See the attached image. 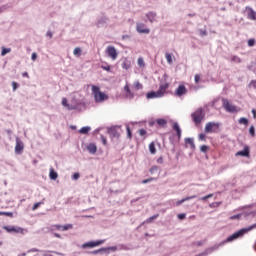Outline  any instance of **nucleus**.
Returning a JSON list of instances; mask_svg holds the SVG:
<instances>
[{
    "mask_svg": "<svg viewBox=\"0 0 256 256\" xmlns=\"http://www.w3.org/2000/svg\"><path fill=\"white\" fill-rule=\"evenodd\" d=\"M161 97H163V94L160 93L159 90L151 91L146 94V99H161Z\"/></svg>",
    "mask_w": 256,
    "mask_h": 256,
    "instance_id": "12",
    "label": "nucleus"
},
{
    "mask_svg": "<svg viewBox=\"0 0 256 256\" xmlns=\"http://www.w3.org/2000/svg\"><path fill=\"white\" fill-rule=\"evenodd\" d=\"M3 229L7 231V233H18L20 235H25L27 232V230L19 226H3Z\"/></svg>",
    "mask_w": 256,
    "mask_h": 256,
    "instance_id": "5",
    "label": "nucleus"
},
{
    "mask_svg": "<svg viewBox=\"0 0 256 256\" xmlns=\"http://www.w3.org/2000/svg\"><path fill=\"white\" fill-rule=\"evenodd\" d=\"M43 256H53V255L49 254V252H45V253L43 254Z\"/></svg>",
    "mask_w": 256,
    "mask_h": 256,
    "instance_id": "64",
    "label": "nucleus"
},
{
    "mask_svg": "<svg viewBox=\"0 0 256 256\" xmlns=\"http://www.w3.org/2000/svg\"><path fill=\"white\" fill-rule=\"evenodd\" d=\"M186 215L185 214H178V219H180L181 221H183V219H185Z\"/></svg>",
    "mask_w": 256,
    "mask_h": 256,
    "instance_id": "61",
    "label": "nucleus"
},
{
    "mask_svg": "<svg viewBox=\"0 0 256 256\" xmlns=\"http://www.w3.org/2000/svg\"><path fill=\"white\" fill-rule=\"evenodd\" d=\"M7 53H11V48L2 47L1 56L5 57V55H7Z\"/></svg>",
    "mask_w": 256,
    "mask_h": 256,
    "instance_id": "30",
    "label": "nucleus"
},
{
    "mask_svg": "<svg viewBox=\"0 0 256 256\" xmlns=\"http://www.w3.org/2000/svg\"><path fill=\"white\" fill-rule=\"evenodd\" d=\"M219 205H221V202H213L210 204V207L215 208V207H219Z\"/></svg>",
    "mask_w": 256,
    "mask_h": 256,
    "instance_id": "50",
    "label": "nucleus"
},
{
    "mask_svg": "<svg viewBox=\"0 0 256 256\" xmlns=\"http://www.w3.org/2000/svg\"><path fill=\"white\" fill-rule=\"evenodd\" d=\"M103 145H107V138L104 136H101Z\"/></svg>",
    "mask_w": 256,
    "mask_h": 256,
    "instance_id": "62",
    "label": "nucleus"
},
{
    "mask_svg": "<svg viewBox=\"0 0 256 256\" xmlns=\"http://www.w3.org/2000/svg\"><path fill=\"white\" fill-rule=\"evenodd\" d=\"M87 151L90 153V155H95L97 153V145H95V143H90L87 146Z\"/></svg>",
    "mask_w": 256,
    "mask_h": 256,
    "instance_id": "19",
    "label": "nucleus"
},
{
    "mask_svg": "<svg viewBox=\"0 0 256 256\" xmlns=\"http://www.w3.org/2000/svg\"><path fill=\"white\" fill-rule=\"evenodd\" d=\"M106 55L112 59V61L117 60V57H119V53H117V49H115V46H108L106 48Z\"/></svg>",
    "mask_w": 256,
    "mask_h": 256,
    "instance_id": "7",
    "label": "nucleus"
},
{
    "mask_svg": "<svg viewBox=\"0 0 256 256\" xmlns=\"http://www.w3.org/2000/svg\"><path fill=\"white\" fill-rule=\"evenodd\" d=\"M39 249L37 248H32L30 250H28V253H38Z\"/></svg>",
    "mask_w": 256,
    "mask_h": 256,
    "instance_id": "57",
    "label": "nucleus"
},
{
    "mask_svg": "<svg viewBox=\"0 0 256 256\" xmlns=\"http://www.w3.org/2000/svg\"><path fill=\"white\" fill-rule=\"evenodd\" d=\"M231 61L233 63H241V58L239 56L234 55V56L231 57Z\"/></svg>",
    "mask_w": 256,
    "mask_h": 256,
    "instance_id": "35",
    "label": "nucleus"
},
{
    "mask_svg": "<svg viewBox=\"0 0 256 256\" xmlns=\"http://www.w3.org/2000/svg\"><path fill=\"white\" fill-rule=\"evenodd\" d=\"M31 59L32 61H36L37 60V53H32V56H31Z\"/></svg>",
    "mask_w": 256,
    "mask_h": 256,
    "instance_id": "59",
    "label": "nucleus"
},
{
    "mask_svg": "<svg viewBox=\"0 0 256 256\" xmlns=\"http://www.w3.org/2000/svg\"><path fill=\"white\" fill-rule=\"evenodd\" d=\"M102 69L104 71H111V66L107 65V66H102Z\"/></svg>",
    "mask_w": 256,
    "mask_h": 256,
    "instance_id": "58",
    "label": "nucleus"
},
{
    "mask_svg": "<svg viewBox=\"0 0 256 256\" xmlns=\"http://www.w3.org/2000/svg\"><path fill=\"white\" fill-rule=\"evenodd\" d=\"M185 143L187 145H190L192 151H195V142H194L193 138H185Z\"/></svg>",
    "mask_w": 256,
    "mask_h": 256,
    "instance_id": "23",
    "label": "nucleus"
},
{
    "mask_svg": "<svg viewBox=\"0 0 256 256\" xmlns=\"http://www.w3.org/2000/svg\"><path fill=\"white\" fill-rule=\"evenodd\" d=\"M73 228V224H66V225H52L50 227V231H69V229Z\"/></svg>",
    "mask_w": 256,
    "mask_h": 256,
    "instance_id": "8",
    "label": "nucleus"
},
{
    "mask_svg": "<svg viewBox=\"0 0 256 256\" xmlns=\"http://www.w3.org/2000/svg\"><path fill=\"white\" fill-rule=\"evenodd\" d=\"M126 131L129 139H131V128H129V126H126Z\"/></svg>",
    "mask_w": 256,
    "mask_h": 256,
    "instance_id": "54",
    "label": "nucleus"
},
{
    "mask_svg": "<svg viewBox=\"0 0 256 256\" xmlns=\"http://www.w3.org/2000/svg\"><path fill=\"white\" fill-rule=\"evenodd\" d=\"M222 105L227 113H237V107L233 104H230L227 98L222 99Z\"/></svg>",
    "mask_w": 256,
    "mask_h": 256,
    "instance_id": "6",
    "label": "nucleus"
},
{
    "mask_svg": "<svg viewBox=\"0 0 256 256\" xmlns=\"http://www.w3.org/2000/svg\"><path fill=\"white\" fill-rule=\"evenodd\" d=\"M122 69H125L126 71L131 69V62L129 60H124L122 62Z\"/></svg>",
    "mask_w": 256,
    "mask_h": 256,
    "instance_id": "27",
    "label": "nucleus"
},
{
    "mask_svg": "<svg viewBox=\"0 0 256 256\" xmlns=\"http://www.w3.org/2000/svg\"><path fill=\"white\" fill-rule=\"evenodd\" d=\"M41 205H43V201L35 203L32 207V211H37V209H39V207H41Z\"/></svg>",
    "mask_w": 256,
    "mask_h": 256,
    "instance_id": "37",
    "label": "nucleus"
},
{
    "mask_svg": "<svg viewBox=\"0 0 256 256\" xmlns=\"http://www.w3.org/2000/svg\"><path fill=\"white\" fill-rule=\"evenodd\" d=\"M191 117L195 125H200L203 119H205V110H203V108H198L195 112L191 114Z\"/></svg>",
    "mask_w": 256,
    "mask_h": 256,
    "instance_id": "3",
    "label": "nucleus"
},
{
    "mask_svg": "<svg viewBox=\"0 0 256 256\" xmlns=\"http://www.w3.org/2000/svg\"><path fill=\"white\" fill-rule=\"evenodd\" d=\"M255 46V39L251 38L248 40V47H254Z\"/></svg>",
    "mask_w": 256,
    "mask_h": 256,
    "instance_id": "46",
    "label": "nucleus"
},
{
    "mask_svg": "<svg viewBox=\"0 0 256 256\" xmlns=\"http://www.w3.org/2000/svg\"><path fill=\"white\" fill-rule=\"evenodd\" d=\"M199 141H207V136L203 133L198 135Z\"/></svg>",
    "mask_w": 256,
    "mask_h": 256,
    "instance_id": "41",
    "label": "nucleus"
},
{
    "mask_svg": "<svg viewBox=\"0 0 256 256\" xmlns=\"http://www.w3.org/2000/svg\"><path fill=\"white\" fill-rule=\"evenodd\" d=\"M112 135L113 137H116L117 139H119V132H117L116 130L112 131Z\"/></svg>",
    "mask_w": 256,
    "mask_h": 256,
    "instance_id": "55",
    "label": "nucleus"
},
{
    "mask_svg": "<svg viewBox=\"0 0 256 256\" xmlns=\"http://www.w3.org/2000/svg\"><path fill=\"white\" fill-rule=\"evenodd\" d=\"M248 87L252 88V89H256V80H252L249 84Z\"/></svg>",
    "mask_w": 256,
    "mask_h": 256,
    "instance_id": "45",
    "label": "nucleus"
},
{
    "mask_svg": "<svg viewBox=\"0 0 256 256\" xmlns=\"http://www.w3.org/2000/svg\"><path fill=\"white\" fill-rule=\"evenodd\" d=\"M92 95L96 103H103V101H107V99H109V96L101 92V89L99 88V86H95V85L92 86Z\"/></svg>",
    "mask_w": 256,
    "mask_h": 256,
    "instance_id": "1",
    "label": "nucleus"
},
{
    "mask_svg": "<svg viewBox=\"0 0 256 256\" xmlns=\"http://www.w3.org/2000/svg\"><path fill=\"white\" fill-rule=\"evenodd\" d=\"M235 156L236 157H250L249 146L248 145L244 146V149L236 152Z\"/></svg>",
    "mask_w": 256,
    "mask_h": 256,
    "instance_id": "14",
    "label": "nucleus"
},
{
    "mask_svg": "<svg viewBox=\"0 0 256 256\" xmlns=\"http://www.w3.org/2000/svg\"><path fill=\"white\" fill-rule=\"evenodd\" d=\"M200 151H201V153H207V151H209V146H207V145H202V146L200 147Z\"/></svg>",
    "mask_w": 256,
    "mask_h": 256,
    "instance_id": "39",
    "label": "nucleus"
},
{
    "mask_svg": "<svg viewBox=\"0 0 256 256\" xmlns=\"http://www.w3.org/2000/svg\"><path fill=\"white\" fill-rule=\"evenodd\" d=\"M62 105H63V107H66V108L68 107L69 103L67 101V98L62 99Z\"/></svg>",
    "mask_w": 256,
    "mask_h": 256,
    "instance_id": "48",
    "label": "nucleus"
},
{
    "mask_svg": "<svg viewBox=\"0 0 256 256\" xmlns=\"http://www.w3.org/2000/svg\"><path fill=\"white\" fill-rule=\"evenodd\" d=\"M194 81L195 83H199V81H201V76L199 74H196L194 77Z\"/></svg>",
    "mask_w": 256,
    "mask_h": 256,
    "instance_id": "52",
    "label": "nucleus"
},
{
    "mask_svg": "<svg viewBox=\"0 0 256 256\" xmlns=\"http://www.w3.org/2000/svg\"><path fill=\"white\" fill-rule=\"evenodd\" d=\"M133 89L135 91H141L143 89V84H141V82H139V80H137L133 83Z\"/></svg>",
    "mask_w": 256,
    "mask_h": 256,
    "instance_id": "24",
    "label": "nucleus"
},
{
    "mask_svg": "<svg viewBox=\"0 0 256 256\" xmlns=\"http://www.w3.org/2000/svg\"><path fill=\"white\" fill-rule=\"evenodd\" d=\"M253 229H256V223L247 228H242L239 231L235 232L234 234L230 235L227 238L228 243L231 241H235V239H239V237H243L245 233H249V231H253Z\"/></svg>",
    "mask_w": 256,
    "mask_h": 256,
    "instance_id": "2",
    "label": "nucleus"
},
{
    "mask_svg": "<svg viewBox=\"0 0 256 256\" xmlns=\"http://www.w3.org/2000/svg\"><path fill=\"white\" fill-rule=\"evenodd\" d=\"M124 91H125L126 99H134L135 98V94L131 91V88H129V83H127V82L124 86Z\"/></svg>",
    "mask_w": 256,
    "mask_h": 256,
    "instance_id": "15",
    "label": "nucleus"
},
{
    "mask_svg": "<svg viewBox=\"0 0 256 256\" xmlns=\"http://www.w3.org/2000/svg\"><path fill=\"white\" fill-rule=\"evenodd\" d=\"M46 36L49 37L50 39H52L53 38V32L47 31Z\"/></svg>",
    "mask_w": 256,
    "mask_h": 256,
    "instance_id": "60",
    "label": "nucleus"
},
{
    "mask_svg": "<svg viewBox=\"0 0 256 256\" xmlns=\"http://www.w3.org/2000/svg\"><path fill=\"white\" fill-rule=\"evenodd\" d=\"M157 217H159V214L153 215L152 217H150L146 220V223H153V221H155V219H157Z\"/></svg>",
    "mask_w": 256,
    "mask_h": 256,
    "instance_id": "38",
    "label": "nucleus"
},
{
    "mask_svg": "<svg viewBox=\"0 0 256 256\" xmlns=\"http://www.w3.org/2000/svg\"><path fill=\"white\" fill-rule=\"evenodd\" d=\"M5 216V217H10V218H13V212H3V211H0V216Z\"/></svg>",
    "mask_w": 256,
    "mask_h": 256,
    "instance_id": "33",
    "label": "nucleus"
},
{
    "mask_svg": "<svg viewBox=\"0 0 256 256\" xmlns=\"http://www.w3.org/2000/svg\"><path fill=\"white\" fill-rule=\"evenodd\" d=\"M136 31H137V33H141L144 35H149V33H151V30L149 28H147V26L143 23L136 24Z\"/></svg>",
    "mask_w": 256,
    "mask_h": 256,
    "instance_id": "10",
    "label": "nucleus"
},
{
    "mask_svg": "<svg viewBox=\"0 0 256 256\" xmlns=\"http://www.w3.org/2000/svg\"><path fill=\"white\" fill-rule=\"evenodd\" d=\"M249 133H250L251 137H255V126H251L249 128Z\"/></svg>",
    "mask_w": 256,
    "mask_h": 256,
    "instance_id": "43",
    "label": "nucleus"
},
{
    "mask_svg": "<svg viewBox=\"0 0 256 256\" xmlns=\"http://www.w3.org/2000/svg\"><path fill=\"white\" fill-rule=\"evenodd\" d=\"M246 11H247V17H248L251 21H256V12H255V10H253V8L247 6V7H246Z\"/></svg>",
    "mask_w": 256,
    "mask_h": 256,
    "instance_id": "16",
    "label": "nucleus"
},
{
    "mask_svg": "<svg viewBox=\"0 0 256 256\" xmlns=\"http://www.w3.org/2000/svg\"><path fill=\"white\" fill-rule=\"evenodd\" d=\"M109 251H117V247L112 246V247H107V248H101L96 251H93V255H97L98 253L104 252V253H109Z\"/></svg>",
    "mask_w": 256,
    "mask_h": 256,
    "instance_id": "17",
    "label": "nucleus"
},
{
    "mask_svg": "<svg viewBox=\"0 0 256 256\" xmlns=\"http://www.w3.org/2000/svg\"><path fill=\"white\" fill-rule=\"evenodd\" d=\"M157 163H159L160 165L163 164V157H159L157 159Z\"/></svg>",
    "mask_w": 256,
    "mask_h": 256,
    "instance_id": "63",
    "label": "nucleus"
},
{
    "mask_svg": "<svg viewBox=\"0 0 256 256\" xmlns=\"http://www.w3.org/2000/svg\"><path fill=\"white\" fill-rule=\"evenodd\" d=\"M72 100H74V105L78 104V111H81V105H83V102H81V100H77L75 98H73Z\"/></svg>",
    "mask_w": 256,
    "mask_h": 256,
    "instance_id": "34",
    "label": "nucleus"
},
{
    "mask_svg": "<svg viewBox=\"0 0 256 256\" xmlns=\"http://www.w3.org/2000/svg\"><path fill=\"white\" fill-rule=\"evenodd\" d=\"M199 32L201 37L207 36V30L200 29Z\"/></svg>",
    "mask_w": 256,
    "mask_h": 256,
    "instance_id": "49",
    "label": "nucleus"
},
{
    "mask_svg": "<svg viewBox=\"0 0 256 256\" xmlns=\"http://www.w3.org/2000/svg\"><path fill=\"white\" fill-rule=\"evenodd\" d=\"M238 123H239L240 125H249V120H248L247 118H240V119L238 120Z\"/></svg>",
    "mask_w": 256,
    "mask_h": 256,
    "instance_id": "31",
    "label": "nucleus"
},
{
    "mask_svg": "<svg viewBox=\"0 0 256 256\" xmlns=\"http://www.w3.org/2000/svg\"><path fill=\"white\" fill-rule=\"evenodd\" d=\"M80 174L79 173H74L72 176V179H74V181H77V179H79Z\"/></svg>",
    "mask_w": 256,
    "mask_h": 256,
    "instance_id": "53",
    "label": "nucleus"
},
{
    "mask_svg": "<svg viewBox=\"0 0 256 256\" xmlns=\"http://www.w3.org/2000/svg\"><path fill=\"white\" fill-rule=\"evenodd\" d=\"M89 131H91V127L90 126H84L79 130V133L81 135H87L89 133Z\"/></svg>",
    "mask_w": 256,
    "mask_h": 256,
    "instance_id": "26",
    "label": "nucleus"
},
{
    "mask_svg": "<svg viewBox=\"0 0 256 256\" xmlns=\"http://www.w3.org/2000/svg\"><path fill=\"white\" fill-rule=\"evenodd\" d=\"M81 48L76 47L73 51V55H75V57H79L81 55Z\"/></svg>",
    "mask_w": 256,
    "mask_h": 256,
    "instance_id": "32",
    "label": "nucleus"
},
{
    "mask_svg": "<svg viewBox=\"0 0 256 256\" xmlns=\"http://www.w3.org/2000/svg\"><path fill=\"white\" fill-rule=\"evenodd\" d=\"M167 89H169V83L161 81L158 91L162 94V97L165 95Z\"/></svg>",
    "mask_w": 256,
    "mask_h": 256,
    "instance_id": "18",
    "label": "nucleus"
},
{
    "mask_svg": "<svg viewBox=\"0 0 256 256\" xmlns=\"http://www.w3.org/2000/svg\"><path fill=\"white\" fill-rule=\"evenodd\" d=\"M137 63L140 67H145V60L142 57L138 58Z\"/></svg>",
    "mask_w": 256,
    "mask_h": 256,
    "instance_id": "40",
    "label": "nucleus"
},
{
    "mask_svg": "<svg viewBox=\"0 0 256 256\" xmlns=\"http://www.w3.org/2000/svg\"><path fill=\"white\" fill-rule=\"evenodd\" d=\"M186 94H187V88L183 84L179 85L175 90L176 97H183V95H186Z\"/></svg>",
    "mask_w": 256,
    "mask_h": 256,
    "instance_id": "13",
    "label": "nucleus"
},
{
    "mask_svg": "<svg viewBox=\"0 0 256 256\" xmlns=\"http://www.w3.org/2000/svg\"><path fill=\"white\" fill-rule=\"evenodd\" d=\"M147 131H145V129H140L139 130V135H141V137H143V135H146Z\"/></svg>",
    "mask_w": 256,
    "mask_h": 256,
    "instance_id": "56",
    "label": "nucleus"
},
{
    "mask_svg": "<svg viewBox=\"0 0 256 256\" xmlns=\"http://www.w3.org/2000/svg\"><path fill=\"white\" fill-rule=\"evenodd\" d=\"M103 243H105V240L90 241L82 244V249H93V247H99V245H103Z\"/></svg>",
    "mask_w": 256,
    "mask_h": 256,
    "instance_id": "9",
    "label": "nucleus"
},
{
    "mask_svg": "<svg viewBox=\"0 0 256 256\" xmlns=\"http://www.w3.org/2000/svg\"><path fill=\"white\" fill-rule=\"evenodd\" d=\"M49 177L50 179H52V181H55L59 177V174H57V172L53 168H51Z\"/></svg>",
    "mask_w": 256,
    "mask_h": 256,
    "instance_id": "25",
    "label": "nucleus"
},
{
    "mask_svg": "<svg viewBox=\"0 0 256 256\" xmlns=\"http://www.w3.org/2000/svg\"><path fill=\"white\" fill-rule=\"evenodd\" d=\"M235 219H237V220L241 219V214H236V215L230 216V221H234Z\"/></svg>",
    "mask_w": 256,
    "mask_h": 256,
    "instance_id": "44",
    "label": "nucleus"
},
{
    "mask_svg": "<svg viewBox=\"0 0 256 256\" xmlns=\"http://www.w3.org/2000/svg\"><path fill=\"white\" fill-rule=\"evenodd\" d=\"M66 109L68 111H79V104H75V100H71V103L68 104Z\"/></svg>",
    "mask_w": 256,
    "mask_h": 256,
    "instance_id": "20",
    "label": "nucleus"
},
{
    "mask_svg": "<svg viewBox=\"0 0 256 256\" xmlns=\"http://www.w3.org/2000/svg\"><path fill=\"white\" fill-rule=\"evenodd\" d=\"M23 149H25L23 141H21V139L19 138H16V146H15L16 155H21V153H23Z\"/></svg>",
    "mask_w": 256,
    "mask_h": 256,
    "instance_id": "11",
    "label": "nucleus"
},
{
    "mask_svg": "<svg viewBox=\"0 0 256 256\" xmlns=\"http://www.w3.org/2000/svg\"><path fill=\"white\" fill-rule=\"evenodd\" d=\"M221 127L220 122H208L205 126V133H219V128Z\"/></svg>",
    "mask_w": 256,
    "mask_h": 256,
    "instance_id": "4",
    "label": "nucleus"
},
{
    "mask_svg": "<svg viewBox=\"0 0 256 256\" xmlns=\"http://www.w3.org/2000/svg\"><path fill=\"white\" fill-rule=\"evenodd\" d=\"M172 128L174 131H176L178 139H181V127L179 126V123L174 122Z\"/></svg>",
    "mask_w": 256,
    "mask_h": 256,
    "instance_id": "21",
    "label": "nucleus"
},
{
    "mask_svg": "<svg viewBox=\"0 0 256 256\" xmlns=\"http://www.w3.org/2000/svg\"><path fill=\"white\" fill-rule=\"evenodd\" d=\"M12 88H13V91H17V89H19V83L17 82H12Z\"/></svg>",
    "mask_w": 256,
    "mask_h": 256,
    "instance_id": "47",
    "label": "nucleus"
},
{
    "mask_svg": "<svg viewBox=\"0 0 256 256\" xmlns=\"http://www.w3.org/2000/svg\"><path fill=\"white\" fill-rule=\"evenodd\" d=\"M155 178H148L142 181V183L145 185L147 183H151V181H154Z\"/></svg>",
    "mask_w": 256,
    "mask_h": 256,
    "instance_id": "51",
    "label": "nucleus"
},
{
    "mask_svg": "<svg viewBox=\"0 0 256 256\" xmlns=\"http://www.w3.org/2000/svg\"><path fill=\"white\" fill-rule=\"evenodd\" d=\"M166 60H167V63L171 65L173 63V56H171V54L169 53H166Z\"/></svg>",
    "mask_w": 256,
    "mask_h": 256,
    "instance_id": "36",
    "label": "nucleus"
},
{
    "mask_svg": "<svg viewBox=\"0 0 256 256\" xmlns=\"http://www.w3.org/2000/svg\"><path fill=\"white\" fill-rule=\"evenodd\" d=\"M149 152L152 154V155H155V153H157V149L155 148V143L151 142L149 144Z\"/></svg>",
    "mask_w": 256,
    "mask_h": 256,
    "instance_id": "28",
    "label": "nucleus"
},
{
    "mask_svg": "<svg viewBox=\"0 0 256 256\" xmlns=\"http://www.w3.org/2000/svg\"><path fill=\"white\" fill-rule=\"evenodd\" d=\"M146 17H147L148 21H150V23H153V21H155V17H157V13L148 12V13H146Z\"/></svg>",
    "mask_w": 256,
    "mask_h": 256,
    "instance_id": "22",
    "label": "nucleus"
},
{
    "mask_svg": "<svg viewBox=\"0 0 256 256\" xmlns=\"http://www.w3.org/2000/svg\"><path fill=\"white\" fill-rule=\"evenodd\" d=\"M157 171H159V167L158 166H152L150 168L151 175H153V173H157Z\"/></svg>",
    "mask_w": 256,
    "mask_h": 256,
    "instance_id": "42",
    "label": "nucleus"
},
{
    "mask_svg": "<svg viewBox=\"0 0 256 256\" xmlns=\"http://www.w3.org/2000/svg\"><path fill=\"white\" fill-rule=\"evenodd\" d=\"M157 125H159L160 127H165V125H167V120L160 118L156 120Z\"/></svg>",
    "mask_w": 256,
    "mask_h": 256,
    "instance_id": "29",
    "label": "nucleus"
}]
</instances>
